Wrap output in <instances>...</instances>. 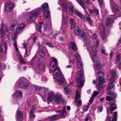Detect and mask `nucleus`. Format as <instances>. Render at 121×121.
I'll use <instances>...</instances> for the list:
<instances>
[{
	"label": "nucleus",
	"mask_w": 121,
	"mask_h": 121,
	"mask_svg": "<svg viewBox=\"0 0 121 121\" xmlns=\"http://www.w3.org/2000/svg\"><path fill=\"white\" fill-rule=\"evenodd\" d=\"M96 41V43L95 45L92 46L90 45H87L86 46L87 49L89 52L90 57L94 63L97 62L99 59L97 54V51L96 47L99 44V42L98 39Z\"/></svg>",
	"instance_id": "nucleus-1"
},
{
	"label": "nucleus",
	"mask_w": 121,
	"mask_h": 121,
	"mask_svg": "<svg viewBox=\"0 0 121 121\" xmlns=\"http://www.w3.org/2000/svg\"><path fill=\"white\" fill-rule=\"evenodd\" d=\"M49 71L50 72H51L50 73L53 72L54 75L56 76V79L58 81V82L60 84L63 85L65 84L66 82L58 67L53 69V70H52Z\"/></svg>",
	"instance_id": "nucleus-2"
},
{
	"label": "nucleus",
	"mask_w": 121,
	"mask_h": 121,
	"mask_svg": "<svg viewBox=\"0 0 121 121\" xmlns=\"http://www.w3.org/2000/svg\"><path fill=\"white\" fill-rule=\"evenodd\" d=\"M25 79L23 78H20L16 82V85L24 89H27L28 88L29 85L27 83L25 82Z\"/></svg>",
	"instance_id": "nucleus-3"
},
{
	"label": "nucleus",
	"mask_w": 121,
	"mask_h": 121,
	"mask_svg": "<svg viewBox=\"0 0 121 121\" xmlns=\"http://www.w3.org/2000/svg\"><path fill=\"white\" fill-rule=\"evenodd\" d=\"M74 34L76 35L80 36V38H82L84 40H85L86 38V36L84 32L81 30L78 26H75L74 27Z\"/></svg>",
	"instance_id": "nucleus-4"
},
{
	"label": "nucleus",
	"mask_w": 121,
	"mask_h": 121,
	"mask_svg": "<svg viewBox=\"0 0 121 121\" xmlns=\"http://www.w3.org/2000/svg\"><path fill=\"white\" fill-rule=\"evenodd\" d=\"M77 81L78 82V86L79 87H82L84 84L85 81L82 79L84 78V75L82 72L79 71L78 74Z\"/></svg>",
	"instance_id": "nucleus-5"
},
{
	"label": "nucleus",
	"mask_w": 121,
	"mask_h": 121,
	"mask_svg": "<svg viewBox=\"0 0 121 121\" xmlns=\"http://www.w3.org/2000/svg\"><path fill=\"white\" fill-rule=\"evenodd\" d=\"M40 13V12L39 11L34 13H30L26 18L28 23H30L32 22Z\"/></svg>",
	"instance_id": "nucleus-6"
},
{
	"label": "nucleus",
	"mask_w": 121,
	"mask_h": 121,
	"mask_svg": "<svg viewBox=\"0 0 121 121\" xmlns=\"http://www.w3.org/2000/svg\"><path fill=\"white\" fill-rule=\"evenodd\" d=\"M67 1L66 0H59L58 3L62 8V13L63 16L64 12L66 14L67 13Z\"/></svg>",
	"instance_id": "nucleus-7"
},
{
	"label": "nucleus",
	"mask_w": 121,
	"mask_h": 121,
	"mask_svg": "<svg viewBox=\"0 0 121 121\" xmlns=\"http://www.w3.org/2000/svg\"><path fill=\"white\" fill-rule=\"evenodd\" d=\"M110 6L114 13L117 14L120 13V10L117 7V5L114 2L113 0H110Z\"/></svg>",
	"instance_id": "nucleus-8"
},
{
	"label": "nucleus",
	"mask_w": 121,
	"mask_h": 121,
	"mask_svg": "<svg viewBox=\"0 0 121 121\" xmlns=\"http://www.w3.org/2000/svg\"><path fill=\"white\" fill-rule=\"evenodd\" d=\"M7 46L4 44H2L0 47V58L5 56L6 54Z\"/></svg>",
	"instance_id": "nucleus-9"
},
{
	"label": "nucleus",
	"mask_w": 121,
	"mask_h": 121,
	"mask_svg": "<svg viewBox=\"0 0 121 121\" xmlns=\"http://www.w3.org/2000/svg\"><path fill=\"white\" fill-rule=\"evenodd\" d=\"M57 60L54 57L52 58V60L51 61L49 67V70H53V69L58 67Z\"/></svg>",
	"instance_id": "nucleus-10"
},
{
	"label": "nucleus",
	"mask_w": 121,
	"mask_h": 121,
	"mask_svg": "<svg viewBox=\"0 0 121 121\" xmlns=\"http://www.w3.org/2000/svg\"><path fill=\"white\" fill-rule=\"evenodd\" d=\"M1 28L0 30V34L1 36H3L5 34V32L7 30V25L3 23H1Z\"/></svg>",
	"instance_id": "nucleus-11"
},
{
	"label": "nucleus",
	"mask_w": 121,
	"mask_h": 121,
	"mask_svg": "<svg viewBox=\"0 0 121 121\" xmlns=\"http://www.w3.org/2000/svg\"><path fill=\"white\" fill-rule=\"evenodd\" d=\"M117 112H115L112 115V116L110 117L109 115L107 116L106 119V121H116V118L117 117Z\"/></svg>",
	"instance_id": "nucleus-12"
},
{
	"label": "nucleus",
	"mask_w": 121,
	"mask_h": 121,
	"mask_svg": "<svg viewBox=\"0 0 121 121\" xmlns=\"http://www.w3.org/2000/svg\"><path fill=\"white\" fill-rule=\"evenodd\" d=\"M110 112L109 114L108 113L109 111V109H106L107 114H108L112 113V111L116 109L117 107L116 104L114 102H110Z\"/></svg>",
	"instance_id": "nucleus-13"
},
{
	"label": "nucleus",
	"mask_w": 121,
	"mask_h": 121,
	"mask_svg": "<svg viewBox=\"0 0 121 121\" xmlns=\"http://www.w3.org/2000/svg\"><path fill=\"white\" fill-rule=\"evenodd\" d=\"M64 99L62 95H55L54 96V101L56 103H60V102H63Z\"/></svg>",
	"instance_id": "nucleus-14"
},
{
	"label": "nucleus",
	"mask_w": 121,
	"mask_h": 121,
	"mask_svg": "<svg viewBox=\"0 0 121 121\" xmlns=\"http://www.w3.org/2000/svg\"><path fill=\"white\" fill-rule=\"evenodd\" d=\"M99 75L98 81L99 83H103L105 81L104 78V74L103 72L102 71H100L98 73Z\"/></svg>",
	"instance_id": "nucleus-15"
},
{
	"label": "nucleus",
	"mask_w": 121,
	"mask_h": 121,
	"mask_svg": "<svg viewBox=\"0 0 121 121\" xmlns=\"http://www.w3.org/2000/svg\"><path fill=\"white\" fill-rule=\"evenodd\" d=\"M17 121H22L23 119V113L21 111L18 109L17 111Z\"/></svg>",
	"instance_id": "nucleus-16"
},
{
	"label": "nucleus",
	"mask_w": 121,
	"mask_h": 121,
	"mask_svg": "<svg viewBox=\"0 0 121 121\" xmlns=\"http://www.w3.org/2000/svg\"><path fill=\"white\" fill-rule=\"evenodd\" d=\"M116 18L115 17L111 15L110 18H108L106 22L107 25L108 26H110L113 22L114 19Z\"/></svg>",
	"instance_id": "nucleus-17"
},
{
	"label": "nucleus",
	"mask_w": 121,
	"mask_h": 121,
	"mask_svg": "<svg viewBox=\"0 0 121 121\" xmlns=\"http://www.w3.org/2000/svg\"><path fill=\"white\" fill-rule=\"evenodd\" d=\"M39 54L42 57H44L45 56L47 57L49 55L48 51L45 50L44 48L43 49H40Z\"/></svg>",
	"instance_id": "nucleus-18"
},
{
	"label": "nucleus",
	"mask_w": 121,
	"mask_h": 121,
	"mask_svg": "<svg viewBox=\"0 0 121 121\" xmlns=\"http://www.w3.org/2000/svg\"><path fill=\"white\" fill-rule=\"evenodd\" d=\"M13 4L10 2L7 3L6 5L5 9V10L8 12L11 11L13 9Z\"/></svg>",
	"instance_id": "nucleus-19"
},
{
	"label": "nucleus",
	"mask_w": 121,
	"mask_h": 121,
	"mask_svg": "<svg viewBox=\"0 0 121 121\" xmlns=\"http://www.w3.org/2000/svg\"><path fill=\"white\" fill-rule=\"evenodd\" d=\"M114 78H113L110 79L109 80V84L108 85L107 88V90L110 91L111 89H112L114 87V85L113 84V82L114 81Z\"/></svg>",
	"instance_id": "nucleus-20"
},
{
	"label": "nucleus",
	"mask_w": 121,
	"mask_h": 121,
	"mask_svg": "<svg viewBox=\"0 0 121 121\" xmlns=\"http://www.w3.org/2000/svg\"><path fill=\"white\" fill-rule=\"evenodd\" d=\"M17 37V35L15 34L13 35L12 37V40L14 42L13 43V45L15 48L16 50L18 52V48L17 47L16 44V37Z\"/></svg>",
	"instance_id": "nucleus-21"
},
{
	"label": "nucleus",
	"mask_w": 121,
	"mask_h": 121,
	"mask_svg": "<svg viewBox=\"0 0 121 121\" xmlns=\"http://www.w3.org/2000/svg\"><path fill=\"white\" fill-rule=\"evenodd\" d=\"M59 118L58 116L57 115H55L48 117V120L50 121H53L58 120Z\"/></svg>",
	"instance_id": "nucleus-22"
},
{
	"label": "nucleus",
	"mask_w": 121,
	"mask_h": 121,
	"mask_svg": "<svg viewBox=\"0 0 121 121\" xmlns=\"http://www.w3.org/2000/svg\"><path fill=\"white\" fill-rule=\"evenodd\" d=\"M22 92L21 90H17L15 95L16 97L18 99H21L22 97Z\"/></svg>",
	"instance_id": "nucleus-23"
},
{
	"label": "nucleus",
	"mask_w": 121,
	"mask_h": 121,
	"mask_svg": "<svg viewBox=\"0 0 121 121\" xmlns=\"http://www.w3.org/2000/svg\"><path fill=\"white\" fill-rule=\"evenodd\" d=\"M111 90H110V91L108 90L107 91H108V95L109 96H111L112 97V99L115 98L117 96V95L113 91H111Z\"/></svg>",
	"instance_id": "nucleus-24"
},
{
	"label": "nucleus",
	"mask_w": 121,
	"mask_h": 121,
	"mask_svg": "<svg viewBox=\"0 0 121 121\" xmlns=\"http://www.w3.org/2000/svg\"><path fill=\"white\" fill-rule=\"evenodd\" d=\"M69 4V13L70 15H72L73 13L74 7L72 4L71 3Z\"/></svg>",
	"instance_id": "nucleus-25"
},
{
	"label": "nucleus",
	"mask_w": 121,
	"mask_h": 121,
	"mask_svg": "<svg viewBox=\"0 0 121 121\" xmlns=\"http://www.w3.org/2000/svg\"><path fill=\"white\" fill-rule=\"evenodd\" d=\"M70 44L73 50L74 51H75L77 49V48L75 43L73 41Z\"/></svg>",
	"instance_id": "nucleus-26"
},
{
	"label": "nucleus",
	"mask_w": 121,
	"mask_h": 121,
	"mask_svg": "<svg viewBox=\"0 0 121 121\" xmlns=\"http://www.w3.org/2000/svg\"><path fill=\"white\" fill-rule=\"evenodd\" d=\"M44 15L45 17L47 18H49L50 16L49 12L48 10H45L44 11Z\"/></svg>",
	"instance_id": "nucleus-27"
},
{
	"label": "nucleus",
	"mask_w": 121,
	"mask_h": 121,
	"mask_svg": "<svg viewBox=\"0 0 121 121\" xmlns=\"http://www.w3.org/2000/svg\"><path fill=\"white\" fill-rule=\"evenodd\" d=\"M48 4L45 3L41 6V9L42 10L45 11V10H48L49 9Z\"/></svg>",
	"instance_id": "nucleus-28"
},
{
	"label": "nucleus",
	"mask_w": 121,
	"mask_h": 121,
	"mask_svg": "<svg viewBox=\"0 0 121 121\" xmlns=\"http://www.w3.org/2000/svg\"><path fill=\"white\" fill-rule=\"evenodd\" d=\"M14 29V27L13 26H10L9 27V29H8L7 31L9 33H12Z\"/></svg>",
	"instance_id": "nucleus-29"
},
{
	"label": "nucleus",
	"mask_w": 121,
	"mask_h": 121,
	"mask_svg": "<svg viewBox=\"0 0 121 121\" xmlns=\"http://www.w3.org/2000/svg\"><path fill=\"white\" fill-rule=\"evenodd\" d=\"M66 115V112L65 110H63L61 112L60 114V118H64Z\"/></svg>",
	"instance_id": "nucleus-30"
},
{
	"label": "nucleus",
	"mask_w": 121,
	"mask_h": 121,
	"mask_svg": "<svg viewBox=\"0 0 121 121\" xmlns=\"http://www.w3.org/2000/svg\"><path fill=\"white\" fill-rule=\"evenodd\" d=\"M54 95L52 92L50 93L47 99L50 102L52 100V98L53 96Z\"/></svg>",
	"instance_id": "nucleus-31"
},
{
	"label": "nucleus",
	"mask_w": 121,
	"mask_h": 121,
	"mask_svg": "<svg viewBox=\"0 0 121 121\" xmlns=\"http://www.w3.org/2000/svg\"><path fill=\"white\" fill-rule=\"evenodd\" d=\"M80 98V95L79 91L77 90L76 91V96L75 98V102L77 101V99H79Z\"/></svg>",
	"instance_id": "nucleus-32"
},
{
	"label": "nucleus",
	"mask_w": 121,
	"mask_h": 121,
	"mask_svg": "<svg viewBox=\"0 0 121 121\" xmlns=\"http://www.w3.org/2000/svg\"><path fill=\"white\" fill-rule=\"evenodd\" d=\"M98 83L99 85L96 86L97 88L99 90H102L104 87V86L102 85L103 83H99V82Z\"/></svg>",
	"instance_id": "nucleus-33"
},
{
	"label": "nucleus",
	"mask_w": 121,
	"mask_h": 121,
	"mask_svg": "<svg viewBox=\"0 0 121 121\" xmlns=\"http://www.w3.org/2000/svg\"><path fill=\"white\" fill-rule=\"evenodd\" d=\"M34 111H35L34 110L32 109L30 112V116L31 119L32 118H34L35 117V116L33 114V112H35Z\"/></svg>",
	"instance_id": "nucleus-34"
},
{
	"label": "nucleus",
	"mask_w": 121,
	"mask_h": 121,
	"mask_svg": "<svg viewBox=\"0 0 121 121\" xmlns=\"http://www.w3.org/2000/svg\"><path fill=\"white\" fill-rule=\"evenodd\" d=\"M78 1L79 3L80 4L81 6L84 9H85L87 7H86L83 3L82 2V0H77Z\"/></svg>",
	"instance_id": "nucleus-35"
},
{
	"label": "nucleus",
	"mask_w": 121,
	"mask_h": 121,
	"mask_svg": "<svg viewBox=\"0 0 121 121\" xmlns=\"http://www.w3.org/2000/svg\"><path fill=\"white\" fill-rule=\"evenodd\" d=\"M70 24L71 26V29H73L74 26V25L75 24V22L72 19H70Z\"/></svg>",
	"instance_id": "nucleus-36"
},
{
	"label": "nucleus",
	"mask_w": 121,
	"mask_h": 121,
	"mask_svg": "<svg viewBox=\"0 0 121 121\" xmlns=\"http://www.w3.org/2000/svg\"><path fill=\"white\" fill-rule=\"evenodd\" d=\"M89 107L88 105H86L83 106L82 109V111L83 112H86L88 110Z\"/></svg>",
	"instance_id": "nucleus-37"
},
{
	"label": "nucleus",
	"mask_w": 121,
	"mask_h": 121,
	"mask_svg": "<svg viewBox=\"0 0 121 121\" xmlns=\"http://www.w3.org/2000/svg\"><path fill=\"white\" fill-rule=\"evenodd\" d=\"M99 26L100 31L102 33L104 34L105 31V29L104 26L103 25L100 24H99Z\"/></svg>",
	"instance_id": "nucleus-38"
},
{
	"label": "nucleus",
	"mask_w": 121,
	"mask_h": 121,
	"mask_svg": "<svg viewBox=\"0 0 121 121\" xmlns=\"http://www.w3.org/2000/svg\"><path fill=\"white\" fill-rule=\"evenodd\" d=\"M75 14L79 17H80L82 19L83 18V16L82 14L80 12L76 10L75 12Z\"/></svg>",
	"instance_id": "nucleus-39"
},
{
	"label": "nucleus",
	"mask_w": 121,
	"mask_h": 121,
	"mask_svg": "<svg viewBox=\"0 0 121 121\" xmlns=\"http://www.w3.org/2000/svg\"><path fill=\"white\" fill-rule=\"evenodd\" d=\"M111 75L113 77H116L117 75L115 71L113 70L112 69L111 71Z\"/></svg>",
	"instance_id": "nucleus-40"
},
{
	"label": "nucleus",
	"mask_w": 121,
	"mask_h": 121,
	"mask_svg": "<svg viewBox=\"0 0 121 121\" xmlns=\"http://www.w3.org/2000/svg\"><path fill=\"white\" fill-rule=\"evenodd\" d=\"M84 19H85L86 18L87 21L90 24L92 23V20L89 17H84Z\"/></svg>",
	"instance_id": "nucleus-41"
},
{
	"label": "nucleus",
	"mask_w": 121,
	"mask_h": 121,
	"mask_svg": "<svg viewBox=\"0 0 121 121\" xmlns=\"http://www.w3.org/2000/svg\"><path fill=\"white\" fill-rule=\"evenodd\" d=\"M64 90V93L65 94L68 95L69 94L70 91L68 89V88L65 87Z\"/></svg>",
	"instance_id": "nucleus-42"
},
{
	"label": "nucleus",
	"mask_w": 121,
	"mask_h": 121,
	"mask_svg": "<svg viewBox=\"0 0 121 121\" xmlns=\"http://www.w3.org/2000/svg\"><path fill=\"white\" fill-rule=\"evenodd\" d=\"M5 64L4 63H0V69L3 70L5 69Z\"/></svg>",
	"instance_id": "nucleus-43"
},
{
	"label": "nucleus",
	"mask_w": 121,
	"mask_h": 121,
	"mask_svg": "<svg viewBox=\"0 0 121 121\" xmlns=\"http://www.w3.org/2000/svg\"><path fill=\"white\" fill-rule=\"evenodd\" d=\"M99 3V4L101 7H103L104 6V3L103 0H98Z\"/></svg>",
	"instance_id": "nucleus-44"
},
{
	"label": "nucleus",
	"mask_w": 121,
	"mask_h": 121,
	"mask_svg": "<svg viewBox=\"0 0 121 121\" xmlns=\"http://www.w3.org/2000/svg\"><path fill=\"white\" fill-rule=\"evenodd\" d=\"M77 65L78 67L80 68H82V65L81 61H77Z\"/></svg>",
	"instance_id": "nucleus-45"
},
{
	"label": "nucleus",
	"mask_w": 121,
	"mask_h": 121,
	"mask_svg": "<svg viewBox=\"0 0 121 121\" xmlns=\"http://www.w3.org/2000/svg\"><path fill=\"white\" fill-rule=\"evenodd\" d=\"M17 24L16 20H13L11 22L10 26H13L14 27Z\"/></svg>",
	"instance_id": "nucleus-46"
},
{
	"label": "nucleus",
	"mask_w": 121,
	"mask_h": 121,
	"mask_svg": "<svg viewBox=\"0 0 121 121\" xmlns=\"http://www.w3.org/2000/svg\"><path fill=\"white\" fill-rule=\"evenodd\" d=\"M93 9L94 12L96 14V15L97 16H98L99 15L98 10L95 8H93Z\"/></svg>",
	"instance_id": "nucleus-47"
},
{
	"label": "nucleus",
	"mask_w": 121,
	"mask_h": 121,
	"mask_svg": "<svg viewBox=\"0 0 121 121\" xmlns=\"http://www.w3.org/2000/svg\"><path fill=\"white\" fill-rule=\"evenodd\" d=\"M45 43L47 45L50 47H54V45L53 44L48 42V41H46L45 42Z\"/></svg>",
	"instance_id": "nucleus-48"
},
{
	"label": "nucleus",
	"mask_w": 121,
	"mask_h": 121,
	"mask_svg": "<svg viewBox=\"0 0 121 121\" xmlns=\"http://www.w3.org/2000/svg\"><path fill=\"white\" fill-rule=\"evenodd\" d=\"M25 26V25L23 24H21L18 25L17 27H18V28H19L22 30L24 28Z\"/></svg>",
	"instance_id": "nucleus-49"
},
{
	"label": "nucleus",
	"mask_w": 121,
	"mask_h": 121,
	"mask_svg": "<svg viewBox=\"0 0 121 121\" xmlns=\"http://www.w3.org/2000/svg\"><path fill=\"white\" fill-rule=\"evenodd\" d=\"M106 100L107 101H109L110 102H112V99L110 96H107L106 97Z\"/></svg>",
	"instance_id": "nucleus-50"
},
{
	"label": "nucleus",
	"mask_w": 121,
	"mask_h": 121,
	"mask_svg": "<svg viewBox=\"0 0 121 121\" xmlns=\"http://www.w3.org/2000/svg\"><path fill=\"white\" fill-rule=\"evenodd\" d=\"M82 104V101L80 99H79L77 102V106L80 107Z\"/></svg>",
	"instance_id": "nucleus-51"
},
{
	"label": "nucleus",
	"mask_w": 121,
	"mask_h": 121,
	"mask_svg": "<svg viewBox=\"0 0 121 121\" xmlns=\"http://www.w3.org/2000/svg\"><path fill=\"white\" fill-rule=\"evenodd\" d=\"M39 32H41V29L42 28L41 26L43 25V23H39Z\"/></svg>",
	"instance_id": "nucleus-52"
},
{
	"label": "nucleus",
	"mask_w": 121,
	"mask_h": 121,
	"mask_svg": "<svg viewBox=\"0 0 121 121\" xmlns=\"http://www.w3.org/2000/svg\"><path fill=\"white\" fill-rule=\"evenodd\" d=\"M96 65L97 68L98 70H99L100 69H101V65L99 63H98L97 64H96Z\"/></svg>",
	"instance_id": "nucleus-53"
},
{
	"label": "nucleus",
	"mask_w": 121,
	"mask_h": 121,
	"mask_svg": "<svg viewBox=\"0 0 121 121\" xmlns=\"http://www.w3.org/2000/svg\"><path fill=\"white\" fill-rule=\"evenodd\" d=\"M22 31L21 29H20L19 28H18V27H17L16 30V32L17 34H18L20 33Z\"/></svg>",
	"instance_id": "nucleus-54"
},
{
	"label": "nucleus",
	"mask_w": 121,
	"mask_h": 121,
	"mask_svg": "<svg viewBox=\"0 0 121 121\" xmlns=\"http://www.w3.org/2000/svg\"><path fill=\"white\" fill-rule=\"evenodd\" d=\"M75 57L78 60H80L81 58L80 56L78 54H76L75 55Z\"/></svg>",
	"instance_id": "nucleus-55"
},
{
	"label": "nucleus",
	"mask_w": 121,
	"mask_h": 121,
	"mask_svg": "<svg viewBox=\"0 0 121 121\" xmlns=\"http://www.w3.org/2000/svg\"><path fill=\"white\" fill-rule=\"evenodd\" d=\"M39 68L40 69H41L43 71H44V66L42 65H40L39 67Z\"/></svg>",
	"instance_id": "nucleus-56"
},
{
	"label": "nucleus",
	"mask_w": 121,
	"mask_h": 121,
	"mask_svg": "<svg viewBox=\"0 0 121 121\" xmlns=\"http://www.w3.org/2000/svg\"><path fill=\"white\" fill-rule=\"evenodd\" d=\"M99 92L96 91H95L93 93L92 96H97L99 94Z\"/></svg>",
	"instance_id": "nucleus-57"
},
{
	"label": "nucleus",
	"mask_w": 121,
	"mask_h": 121,
	"mask_svg": "<svg viewBox=\"0 0 121 121\" xmlns=\"http://www.w3.org/2000/svg\"><path fill=\"white\" fill-rule=\"evenodd\" d=\"M17 56L19 60H20L21 58H22L21 55L18 52L17 54Z\"/></svg>",
	"instance_id": "nucleus-58"
},
{
	"label": "nucleus",
	"mask_w": 121,
	"mask_h": 121,
	"mask_svg": "<svg viewBox=\"0 0 121 121\" xmlns=\"http://www.w3.org/2000/svg\"><path fill=\"white\" fill-rule=\"evenodd\" d=\"M86 2L87 4L90 5L91 3V0H86Z\"/></svg>",
	"instance_id": "nucleus-59"
},
{
	"label": "nucleus",
	"mask_w": 121,
	"mask_h": 121,
	"mask_svg": "<svg viewBox=\"0 0 121 121\" xmlns=\"http://www.w3.org/2000/svg\"><path fill=\"white\" fill-rule=\"evenodd\" d=\"M120 54L118 53V55H117L116 57V60H120Z\"/></svg>",
	"instance_id": "nucleus-60"
},
{
	"label": "nucleus",
	"mask_w": 121,
	"mask_h": 121,
	"mask_svg": "<svg viewBox=\"0 0 121 121\" xmlns=\"http://www.w3.org/2000/svg\"><path fill=\"white\" fill-rule=\"evenodd\" d=\"M28 52V51L27 49L26 48L25 49V56H28L29 55V54H28L27 53V52Z\"/></svg>",
	"instance_id": "nucleus-61"
},
{
	"label": "nucleus",
	"mask_w": 121,
	"mask_h": 121,
	"mask_svg": "<svg viewBox=\"0 0 121 121\" xmlns=\"http://www.w3.org/2000/svg\"><path fill=\"white\" fill-rule=\"evenodd\" d=\"M19 61L22 63L23 64H25V62L22 59V58H21Z\"/></svg>",
	"instance_id": "nucleus-62"
},
{
	"label": "nucleus",
	"mask_w": 121,
	"mask_h": 121,
	"mask_svg": "<svg viewBox=\"0 0 121 121\" xmlns=\"http://www.w3.org/2000/svg\"><path fill=\"white\" fill-rule=\"evenodd\" d=\"M97 37V36L96 35L94 34L92 36V39H96Z\"/></svg>",
	"instance_id": "nucleus-63"
},
{
	"label": "nucleus",
	"mask_w": 121,
	"mask_h": 121,
	"mask_svg": "<svg viewBox=\"0 0 121 121\" xmlns=\"http://www.w3.org/2000/svg\"><path fill=\"white\" fill-rule=\"evenodd\" d=\"M101 51L104 54H106L105 50L104 49H102L101 50Z\"/></svg>",
	"instance_id": "nucleus-64"
}]
</instances>
